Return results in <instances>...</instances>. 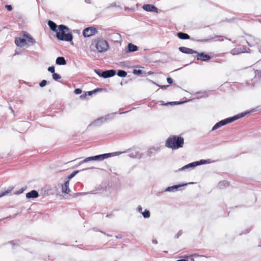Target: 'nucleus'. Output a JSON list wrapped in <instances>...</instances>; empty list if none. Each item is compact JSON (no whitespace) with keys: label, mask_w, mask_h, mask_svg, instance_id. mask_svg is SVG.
Listing matches in <instances>:
<instances>
[{"label":"nucleus","mask_w":261,"mask_h":261,"mask_svg":"<svg viewBox=\"0 0 261 261\" xmlns=\"http://www.w3.org/2000/svg\"><path fill=\"white\" fill-rule=\"evenodd\" d=\"M143 9L147 12H154L158 13V9L154 6L150 4H146L143 6Z\"/></svg>","instance_id":"obj_13"},{"label":"nucleus","mask_w":261,"mask_h":261,"mask_svg":"<svg viewBox=\"0 0 261 261\" xmlns=\"http://www.w3.org/2000/svg\"><path fill=\"white\" fill-rule=\"evenodd\" d=\"M244 51L241 50V49L239 50L238 49H233L230 51L231 54L233 55H238L240 53H244Z\"/></svg>","instance_id":"obj_22"},{"label":"nucleus","mask_w":261,"mask_h":261,"mask_svg":"<svg viewBox=\"0 0 261 261\" xmlns=\"http://www.w3.org/2000/svg\"><path fill=\"white\" fill-rule=\"evenodd\" d=\"M117 75L120 77H125L127 73L125 71L119 70L118 71Z\"/></svg>","instance_id":"obj_24"},{"label":"nucleus","mask_w":261,"mask_h":261,"mask_svg":"<svg viewBox=\"0 0 261 261\" xmlns=\"http://www.w3.org/2000/svg\"><path fill=\"white\" fill-rule=\"evenodd\" d=\"M160 87L161 88H166L167 87H168L169 86L168 85H166V86H160V85H156Z\"/></svg>","instance_id":"obj_39"},{"label":"nucleus","mask_w":261,"mask_h":261,"mask_svg":"<svg viewBox=\"0 0 261 261\" xmlns=\"http://www.w3.org/2000/svg\"><path fill=\"white\" fill-rule=\"evenodd\" d=\"M136 158H140L141 155L140 154H136L135 155Z\"/></svg>","instance_id":"obj_43"},{"label":"nucleus","mask_w":261,"mask_h":261,"mask_svg":"<svg viewBox=\"0 0 261 261\" xmlns=\"http://www.w3.org/2000/svg\"><path fill=\"white\" fill-rule=\"evenodd\" d=\"M39 196L38 193L36 190H32L28 193L26 195V197L28 199L35 198Z\"/></svg>","instance_id":"obj_16"},{"label":"nucleus","mask_w":261,"mask_h":261,"mask_svg":"<svg viewBox=\"0 0 261 261\" xmlns=\"http://www.w3.org/2000/svg\"><path fill=\"white\" fill-rule=\"evenodd\" d=\"M5 7L8 11H11L12 10V7L11 5H7L5 6Z\"/></svg>","instance_id":"obj_35"},{"label":"nucleus","mask_w":261,"mask_h":261,"mask_svg":"<svg viewBox=\"0 0 261 261\" xmlns=\"http://www.w3.org/2000/svg\"><path fill=\"white\" fill-rule=\"evenodd\" d=\"M56 63L59 65H65L66 64V61L64 57H58L56 60Z\"/></svg>","instance_id":"obj_18"},{"label":"nucleus","mask_w":261,"mask_h":261,"mask_svg":"<svg viewBox=\"0 0 261 261\" xmlns=\"http://www.w3.org/2000/svg\"><path fill=\"white\" fill-rule=\"evenodd\" d=\"M111 36L115 39H118L120 37V35L118 33H112L111 34Z\"/></svg>","instance_id":"obj_28"},{"label":"nucleus","mask_w":261,"mask_h":261,"mask_svg":"<svg viewBox=\"0 0 261 261\" xmlns=\"http://www.w3.org/2000/svg\"><path fill=\"white\" fill-rule=\"evenodd\" d=\"M69 180H67L62 185V192L64 194H68L70 192V190L69 187Z\"/></svg>","instance_id":"obj_12"},{"label":"nucleus","mask_w":261,"mask_h":261,"mask_svg":"<svg viewBox=\"0 0 261 261\" xmlns=\"http://www.w3.org/2000/svg\"><path fill=\"white\" fill-rule=\"evenodd\" d=\"M110 117V115H106L104 117H101L96 120H95L93 122V124L94 125H100V124L106 122L107 120H108Z\"/></svg>","instance_id":"obj_11"},{"label":"nucleus","mask_w":261,"mask_h":261,"mask_svg":"<svg viewBox=\"0 0 261 261\" xmlns=\"http://www.w3.org/2000/svg\"><path fill=\"white\" fill-rule=\"evenodd\" d=\"M179 50L181 52L185 53V54H193L197 53V52L196 51H194V50H193L191 48H187L186 47H179Z\"/></svg>","instance_id":"obj_14"},{"label":"nucleus","mask_w":261,"mask_h":261,"mask_svg":"<svg viewBox=\"0 0 261 261\" xmlns=\"http://www.w3.org/2000/svg\"><path fill=\"white\" fill-rule=\"evenodd\" d=\"M182 233V232L181 231H179L177 233V237H179V236H180Z\"/></svg>","instance_id":"obj_42"},{"label":"nucleus","mask_w":261,"mask_h":261,"mask_svg":"<svg viewBox=\"0 0 261 261\" xmlns=\"http://www.w3.org/2000/svg\"><path fill=\"white\" fill-rule=\"evenodd\" d=\"M249 113V112H243L241 114L236 115L233 117L223 119L218 122L216 124H215L214 126L212 127V130H215L222 126H224L228 123H231L235 120H238L239 118L243 117L247 114H248Z\"/></svg>","instance_id":"obj_3"},{"label":"nucleus","mask_w":261,"mask_h":261,"mask_svg":"<svg viewBox=\"0 0 261 261\" xmlns=\"http://www.w3.org/2000/svg\"><path fill=\"white\" fill-rule=\"evenodd\" d=\"M48 25H49L50 29L54 32H58V27L56 25L55 23L51 20H49L48 22Z\"/></svg>","instance_id":"obj_17"},{"label":"nucleus","mask_w":261,"mask_h":261,"mask_svg":"<svg viewBox=\"0 0 261 261\" xmlns=\"http://www.w3.org/2000/svg\"><path fill=\"white\" fill-rule=\"evenodd\" d=\"M159 147H150L148 150V154H150L151 153H153L155 152V151H158L159 150Z\"/></svg>","instance_id":"obj_23"},{"label":"nucleus","mask_w":261,"mask_h":261,"mask_svg":"<svg viewBox=\"0 0 261 261\" xmlns=\"http://www.w3.org/2000/svg\"><path fill=\"white\" fill-rule=\"evenodd\" d=\"M142 214L143 217L145 218H148L150 217V214L148 210H145Z\"/></svg>","instance_id":"obj_25"},{"label":"nucleus","mask_w":261,"mask_h":261,"mask_svg":"<svg viewBox=\"0 0 261 261\" xmlns=\"http://www.w3.org/2000/svg\"><path fill=\"white\" fill-rule=\"evenodd\" d=\"M12 191V189H9L7 190H6L4 191H0V198L7 195L9 193H10Z\"/></svg>","instance_id":"obj_21"},{"label":"nucleus","mask_w":261,"mask_h":261,"mask_svg":"<svg viewBox=\"0 0 261 261\" xmlns=\"http://www.w3.org/2000/svg\"><path fill=\"white\" fill-rule=\"evenodd\" d=\"M97 33V30L94 27H89L84 29L83 35L85 37H90Z\"/></svg>","instance_id":"obj_8"},{"label":"nucleus","mask_w":261,"mask_h":261,"mask_svg":"<svg viewBox=\"0 0 261 261\" xmlns=\"http://www.w3.org/2000/svg\"><path fill=\"white\" fill-rule=\"evenodd\" d=\"M197 54V59L201 60L203 61H206L209 60L211 59V57L209 55L205 54L204 53H196Z\"/></svg>","instance_id":"obj_15"},{"label":"nucleus","mask_w":261,"mask_h":261,"mask_svg":"<svg viewBox=\"0 0 261 261\" xmlns=\"http://www.w3.org/2000/svg\"><path fill=\"white\" fill-rule=\"evenodd\" d=\"M48 71L52 73H55V68L54 66H50L48 68Z\"/></svg>","instance_id":"obj_31"},{"label":"nucleus","mask_w":261,"mask_h":261,"mask_svg":"<svg viewBox=\"0 0 261 261\" xmlns=\"http://www.w3.org/2000/svg\"><path fill=\"white\" fill-rule=\"evenodd\" d=\"M208 161L204 160H201L200 161H197L194 162L190 164H188L184 166H183L182 168L179 169L178 171H182L185 170L186 169H188L189 168H194L197 166L202 165V164H205L208 163Z\"/></svg>","instance_id":"obj_7"},{"label":"nucleus","mask_w":261,"mask_h":261,"mask_svg":"<svg viewBox=\"0 0 261 261\" xmlns=\"http://www.w3.org/2000/svg\"><path fill=\"white\" fill-rule=\"evenodd\" d=\"M177 36L181 39H187L190 38L189 36L182 32H179L177 33Z\"/></svg>","instance_id":"obj_20"},{"label":"nucleus","mask_w":261,"mask_h":261,"mask_svg":"<svg viewBox=\"0 0 261 261\" xmlns=\"http://www.w3.org/2000/svg\"><path fill=\"white\" fill-rule=\"evenodd\" d=\"M86 96H87V93H85V94L81 95L80 97L82 99H85V98H86Z\"/></svg>","instance_id":"obj_38"},{"label":"nucleus","mask_w":261,"mask_h":261,"mask_svg":"<svg viewBox=\"0 0 261 261\" xmlns=\"http://www.w3.org/2000/svg\"><path fill=\"white\" fill-rule=\"evenodd\" d=\"M93 168H94V167L89 168V169H93Z\"/></svg>","instance_id":"obj_45"},{"label":"nucleus","mask_w":261,"mask_h":261,"mask_svg":"<svg viewBox=\"0 0 261 261\" xmlns=\"http://www.w3.org/2000/svg\"><path fill=\"white\" fill-rule=\"evenodd\" d=\"M15 43L17 46L23 47L29 45L34 44L36 40L29 34L24 33L21 37L16 38Z\"/></svg>","instance_id":"obj_1"},{"label":"nucleus","mask_w":261,"mask_h":261,"mask_svg":"<svg viewBox=\"0 0 261 261\" xmlns=\"http://www.w3.org/2000/svg\"><path fill=\"white\" fill-rule=\"evenodd\" d=\"M94 71L98 76L101 77V72H102V71L100 70H95Z\"/></svg>","instance_id":"obj_33"},{"label":"nucleus","mask_w":261,"mask_h":261,"mask_svg":"<svg viewBox=\"0 0 261 261\" xmlns=\"http://www.w3.org/2000/svg\"><path fill=\"white\" fill-rule=\"evenodd\" d=\"M187 101H186V102ZM185 102V101H176V102H170L169 103L170 104H172V103H175V104H176V105H179V104H181V103H183Z\"/></svg>","instance_id":"obj_34"},{"label":"nucleus","mask_w":261,"mask_h":261,"mask_svg":"<svg viewBox=\"0 0 261 261\" xmlns=\"http://www.w3.org/2000/svg\"><path fill=\"white\" fill-rule=\"evenodd\" d=\"M142 71L141 70H136V69H134L133 70V73L135 74H140L142 73Z\"/></svg>","instance_id":"obj_30"},{"label":"nucleus","mask_w":261,"mask_h":261,"mask_svg":"<svg viewBox=\"0 0 261 261\" xmlns=\"http://www.w3.org/2000/svg\"><path fill=\"white\" fill-rule=\"evenodd\" d=\"M167 81L169 84H171L173 82L172 79L170 77H168L167 79Z\"/></svg>","instance_id":"obj_36"},{"label":"nucleus","mask_w":261,"mask_h":261,"mask_svg":"<svg viewBox=\"0 0 261 261\" xmlns=\"http://www.w3.org/2000/svg\"><path fill=\"white\" fill-rule=\"evenodd\" d=\"M58 30L59 31L57 32L56 34L58 39L66 41H70L72 40V36L70 33L67 32L68 29L65 25H59Z\"/></svg>","instance_id":"obj_4"},{"label":"nucleus","mask_w":261,"mask_h":261,"mask_svg":"<svg viewBox=\"0 0 261 261\" xmlns=\"http://www.w3.org/2000/svg\"><path fill=\"white\" fill-rule=\"evenodd\" d=\"M137 210L139 212H141L142 210V207L141 206L139 205L137 207Z\"/></svg>","instance_id":"obj_37"},{"label":"nucleus","mask_w":261,"mask_h":261,"mask_svg":"<svg viewBox=\"0 0 261 261\" xmlns=\"http://www.w3.org/2000/svg\"><path fill=\"white\" fill-rule=\"evenodd\" d=\"M47 84V81L45 80H42L39 84V85L41 87H43L46 86Z\"/></svg>","instance_id":"obj_29"},{"label":"nucleus","mask_w":261,"mask_h":261,"mask_svg":"<svg viewBox=\"0 0 261 261\" xmlns=\"http://www.w3.org/2000/svg\"><path fill=\"white\" fill-rule=\"evenodd\" d=\"M165 144L168 148L177 149L182 147L184 139L180 137L172 136L166 140Z\"/></svg>","instance_id":"obj_2"},{"label":"nucleus","mask_w":261,"mask_h":261,"mask_svg":"<svg viewBox=\"0 0 261 261\" xmlns=\"http://www.w3.org/2000/svg\"><path fill=\"white\" fill-rule=\"evenodd\" d=\"M150 82H151V83H152L153 84H155V83L154 82H153V81H150Z\"/></svg>","instance_id":"obj_44"},{"label":"nucleus","mask_w":261,"mask_h":261,"mask_svg":"<svg viewBox=\"0 0 261 261\" xmlns=\"http://www.w3.org/2000/svg\"><path fill=\"white\" fill-rule=\"evenodd\" d=\"M79 171H76L73 172L72 173H71L70 175L68 176V179L69 180V181H70V180L73 178L77 173H79Z\"/></svg>","instance_id":"obj_26"},{"label":"nucleus","mask_w":261,"mask_h":261,"mask_svg":"<svg viewBox=\"0 0 261 261\" xmlns=\"http://www.w3.org/2000/svg\"><path fill=\"white\" fill-rule=\"evenodd\" d=\"M53 78L54 80H58L61 79V76L57 73H54L53 74Z\"/></svg>","instance_id":"obj_27"},{"label":"nucleus","mask_w":261,"mask_h":261,"mask_svg":"<svg viewBox=\"0 0 261 261\" xmlns=\"http://www.w3.org/2000/svg\"><path fill=\"white\" fill-rule=\"evenodd\" d=\"M137 50L138 47L136 45L132 43H129L127 45V50H126V52H134L137 51Z\"/></svg>","instance_id":"obj_19"},{"label":"nucleus","mask_w":261,"mask_h":261,"mask_svg":"<svg viewBox=\"0 0 261 261\" xmlns=\"http://www.w3.org/2000/svg\"><path fill=\"white\" fill-rule=\"evenodd\" d=\"M95 47L99 53L107 51L109 47V45L107 40L102 38H96L93 40Z\"/></svg>","instance_id":"obj_6"},{"label":"nucleus","mask_w":261,"mask_h":261,"mask_svg":"<svg viewBox=\"0 0 261 261\" xmlns=\"http://www.w3.org/2000/svg\"><path fill=\"white\" fill-rule=\"evenodd\" d=\"M116 74V71L114 70H108L102 71L101 74V77L106 79L112 77Z\"/></svg>","instance_id":"obj_10"},{"label":"nucleus","mask_w":261,"mask_h":261,"mask_svg":"<svg viewBox=\"0 0 261 261\" xmlns=\"http://www.w3.org/2000/svg\"><path fill=\"white\" fill-rule=\"evenodd\" d=\"M193 182H191L189 183H186L181 185H175L171 187H168L165 189L166 192H174L175 191L178 190V189L182 186H185L188 185V184H193Z\"/></svg>","instance_id":"obj_9"},{"label":"nucleus","mask_w":261,"mask_h":261,"mask_svg":"<svg viewBox=\"0 0 261 261\" xmlns=\"http://www.w3.org/2000/svg\"><path fill=\"white\" fill-rule=\"evenodd\" d=\"M74 92L75 94H80L82 93V90L81 89L77 88L74 90Z\"/></svg>","instance_id":"obj_32"},{"label":"nucleus","mask_w":261,"mask_h":261,"mask_svg":"<svg viewBox=\"0 0 261 261\" xmlns=\"http://www.w3.org/2000/svg\"><path fill=\"white\" fill-rule=\"evenodd\" d=\"M92 91H88V92H86V93H87V95H90L92 94Z\"/></svg>","instance_id":"obj_41"},{"label":"nucleus","mask_w":261,"mask_h":261,"mask_svg":"<svg viewBox=\"0 0 261 261\" xmlns=\"http://www.w3.org/2000/svg\"><path fill=\"white\" fill-rule=\"evenodd\" d=\"M120 154V152H115L112 153H105L102 154L97 155L93 156H90L85 159L83 161H82L80 164H82L84 163H87L89 161H102L106 159H108L112 156H114L116 155H118Z\"/></svg>","instance_id":"obj_5"},{"label":"nucleus","mask_w":261,"mask_h":261,"mask_svg":"<svg viewBox=\"0 0 261 261\" xmlns=\"http://www.w3.org/2000/svg\"><path fill=\"white\" fill-rule=\"evenodd\" d=\"M260 52H261V48L260 49Z\"/></svg>","instance_id":"obj_46"},{"label":"nucleus","mask_w":261,"mask_h":261,"mask_svg":"<svg viewBox=\"0 0 261 261\" xmlns=\"http://www.w3.org/2000/svg\"><path fill=\"white\" fill-rule=\"evenodd\" d=\"M152 243H153V244H155V245L157 244H158V241H157V240H155V239L153 240H152Z\"/></svg>","instance_id":"obj_40"}]
</instances>
